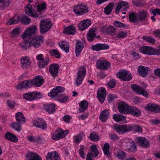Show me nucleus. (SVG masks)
Here are the masks:
<instances>
[{
  "mask_svg": "<svg viewBox=\"0 0 160 160\" xmlns=\"http://www.w3.org/2000/svg\"><path fill=\"white\" fill-rule=\"evenodd\" d=\"M97 67L102 70H106L110 66V63L105 60H98L96 62Z\"/></svg>",
  "mask_w": 160,
  "mask_h": 160,
  "instance_id": "9",
  "label": "nucleus"
},
{
  "mask_svg": "<svg viewBox=\"0 0 160 160\" xmlns=\"http://www.w3.org/2000/svg\"><path fill=\"white\" fill-rule=\"evenodd\" d=\"M22 23L24 24H28L31 22L30 18L27 16H22L21 18Z\"/></svg>",
  "mask_w": 160,
  "mask_h": 160,
  "instance_id": "55",
  "label": "nucleus"
},
{
  "mask_svg": "<svg viewBox=\"0 0 160 160\" xmlns=\"http://www.w3.org/2000/svg\"><path fill=\"white\" fill-rule=\"evenodd\" d=\"M47 7L46 3L44 2L38 4L37 6V11H36V13L38 14V16L37 17H42V14L44 13Z\"/></svg>",
  "mask_w": 160,
  "mask_h": 160,
  "instance_id": "15",
  "label": "nucleus"
},
{
  "mask_svg": "<svg viewBox=\"0 0 160 160\" xmlns=\"http://www.w3.org/2000/svg\"><path fill=\"white\" fill-rule=\"evenodd\" d=\"M56 105L53 103H46L44 105V109L48 113L53 114L56 111Z\"/></svg>",
  "mask_w": 160,
  "mask_h": 160,
  "instance_id": "22",
  "label": "nucleus"
},
{
  "mask_svg": "<svg viewBox=\"0 0 160 160\" xmlns=\"http://www.w3.org/2000/svg\"><path fill=\"white\" fill-rule=\"evenodd\" d=\"M59 45L61 49L66 53L69 51V45L68 42L66 41H62L59 43Z\"/></svg>",
  "mask_w": 160,
  "mask_h": 160,
  "instance_id": "44",
  "label": "nucleus"
},
{
  "mask_svg": "<svg viewBox=\"0 0 160 160\" xmlns=\"http://www.w3.org/2000/svg\"><path fill=\"white\" fill-rule=\"evenodd\" d=\"M113 7V5L111 3L108 4L105 8H104V13L107 15H109L111 12L112 8Z\"/></svg>",
  "mask_w": 160,
  "mask_h": 160,
  "instance_id": "53",
  "label": "nucleus"
},
{
  "mask_svg": "<svg viewBox=\"0 0 160 160\" xmlns=\"http://www.w3.org/2000/svg\"><path fill=\"white\" fill-rule=\"evenodd\" d=\"M129 20L132 22L137 23L139 22L137 13L134 12L131 13L129 14Z\"/></svg>",
  "mask_w": 160,
  "mask_h": 160,
  "instance_id": "46",
  "label": "nucleus"
},
{
  "mask_svg": "<svg viewBox=\"0 0 160 160\" xmlns=\"http://www.w3.org/2000/svg\"><path fill=\"white\" fill-rule=\"evenodd\" d=\"M113 119L117 122H121L122 123L126 122V118L123 115L114 114L113 116Z\"/></svg>",
  "mask_w": 160,
  "mask_h": 160,
  "instance_id": "40",
  "label": "nucleus"
},
{
  "mask_svg": "<svg viewBox=\"0 0 160 160\" xmlns=\"http://www.w3.org/2000/svg\"><path fill=\"white\" fill-rule=\"evenodd\" d=\"M128 35L127 32L120 31L117 35V37L119 38H126Z\"/></svg>",
  "mask_w": 160,
  "mask_h": 160,
  "instance_id": "62",
  "label": "nucleus"
},
{
  "mask_svg": "<svg viewBox=\"0 0 160 160\" xmlns=\"http://www.w3.org/2000/svg\"><path fill=\"white\" fill-rule=\"evenodd\" d=\"M31 81L32 86L34 85L36 87H39L43 83L44 80L42 76L38 75L31 80Z\"/></svg>",
  "mask_w": 160,
  "mask_h": 160,
  "instance_id": "16",
  "label": "nucleus"
},
{
  "mask_svg": "<svg viewBox=\"0 0 160 160\" xmlns=\"http://www.w3.org/2000/svg\"><path fill=\"white\" fill-rule=\"evenodd\" d=\"M80 147L79 149V153L80 156L82 159L85 158L84 151L86 150V148L83 145H80Z\"/></svg>",
  "mask_w": 160,
  "mask_h": 160,
  "instance_id": "58",
  "label": "nucleus"
},
{
  "mask_svg": "<svg viewBox=\"0 0 160 160\" xmlns=\"http://www.w3.org/2000/svg\"><path fill=\"white\" fill-rule=\"evenodd\" d=\"M113 24L115 26L120 28L127 29L128 27V26L126 24L118 21H115Z\"/></svg>",
  "mask_w": 160,
  "mask_h": 160,
  "instance_id": "50",
  "label": "nucleus"
},
{
  "mask_svg": "<svg viewBox=\"0 0 160 160\" xmlns=\"http://www.w3.org/2000/svg\"><path fill=\"white\" fill-rule=\"evenodd\" d=\"M33 124L36 127L43 130H45L47 128V124L45 121L41 118H38L34 120L33 121Z\"/></svg>",
  "mask_w": 160,
  "mask_h": 160,
  "instance_id": "12",
  "label": "nucleus"
},
{
  "mask_svg": "<svg viewBox=\"0 0 160 160\" xmlns=\"http://www.w3.org/2000/svg\"><path fill=\"white\" fill-rule=\"evenodd\" d=\"M51 54L57 58H60L61 56L60 54L58 51L55 49L51 51Z\"/></svg>",
  "mask_w": 160,
  "mask_h": 160,
  "instance_id": "64",
  "label": "nucleus"
},
{
  "mask_svg": "<svg viewBox=\"0 0 160 160\" xmlns=\"http://www.w3.org/2000/svg\"><path fill=\"white\" fill-rule=\"evenodd\" d=\"M27 160H42L41 158L35 153L29 152L26 155Z\"/></svg>",
  "mask_w": 160,
  "mask_h": 160,
  "instance_id": "32",
  "label": "nucleus"
},
{
  "mask_svg": "<svg viewBox=\"0 0 160 160\" xmlns=\"http://www.w3.org/2000/svg\"><path fill=\"white\" fill-rule=\"evenodd\" d=\"M91 24L90 21L88 19L84 20L79 23L78 27L81 31H83L88 27Z\"/></svg>",
  "mask_w": 160,
  "mask_h": 160,
  "instance_id": "27",
  "label": "nucleus"
},
{
  "mask_svg": "<svg viewBox=\"0 0 160 160\" xmlns=\"http://www.w3.org/2000/svg\"><path fill=\"white\" fill-rule=\"evenodd\" d=\"M84 134L83 132H81L74 135L73 139L74 142L76 144H78L82 140Z\"/></svg>",
  "mask_w": 160,
  "mask_h": 160,
  "instance_id": "37",
  "label": "nucleus"
},
{
  "mask_svg": "<svg viewBox=\"0 0 160 160\" xmlns=\"http://www.w3.org/2000/svg\"><path fill=\"white\" fill-rule=\"evenodd\" d=\"M137 149V146L135 142L132 141L123 149L129 152H134L136 151Z\"/></svg>",
  "mask_w": 160,
  "mask_h": 160,
  "instance_id": "38",
  "label": "nucleus"
},
{
  "mask_svg": "<svg viewBox=\"0 0 160 160\" xmlns=\"http://www.w3.org/2000/svg\"><path fill=\"white\" fill-rule=\"evenodd\" d=\"M141 53L149 55H153V48L150 46H143L139 49Z\"/></svg>",
  "mask_w": 160,
  "mask_h": 160,
  "instance_id": "23",
  "label": "nucleus"
},
{
  "mask_svg": "<svg viewBox=\"0 0 160 160\" xmlns=\"http://www.w3.org/2000/svg\"><path fill=\"white\" fill-rule=\"evenodd\" d=\"M86 74V68L82 66L80 67L77 75L85 78Z\"/></svg>",
  "mask_w": 160,
  "mask_h": 160,
  "instance_id": "49",
  "label": "nucleus"
},
{
  "mask_svg": "<svg viewBox=\"0 0 160 160\" xmlns=\"http://www.w3.org/2000/svg\"><path fill=\"white\" fill-rule=\"evenodd\" d=\"M132 141L128 138H125L121 140L120 143L123 149L127 147L130 143Z\"/></svg>",
  "mask_w": 160,
  "mask_h": 160,
  "instance_id": "45",
  "label": "nucleus"
},
{
  "mask_svg": "<svg viewBox=\"0 0 160 160\" xmlns=\"http://www.w3.org/2000/svg\"><path fill=\"white\" fill-rule=\"evenodd\" d=\"M42 96V95L41 92L37 91L26 93L22 95L24 99L30 101L41 98Z\"/></svg>",
  "mask_w": 160,
  "mask_h": 160,
  "instance_id": "2",
  "label": "nucleus"
},
{
  "mask_svg": "<svg viewBox=\"0 0 160 160\" xmlns=\"http://www.w3.org/2000/svg\"><path fill=\"white\" fill-rule=\"evenodd\" d=\"M129 9L128 3L125 1H121L118 3L115 9V12L117 13L122 11L125 12L128 11Z\"/></svg>",
  "mask_w": 160,
  "mask_h": 160,
  "instance_id": "10",
  "label": "nucleus"
},
{
  "mask_svg": "<svg viewBox=\"0 0 160 160\" xmlns=\"http://www.w3.org/2000/svg\"><path fill=\"white\" fill-rule=\"evenodd\" d=\"M59 66L58 64H52L50 65L49 72L52 76L56 77L58 76Z\"/></svg>",
  "mask_w": 160,
  "mask_h": 160,
  "instance_id": "20",
  "label": "nucleus"
},
{
  "mask_svg": "<svg viewBox=\"0 0 160 160\" xmlns=\"http://www.w3.org/2000/svg\"><path fill=\"white\" fill-rule=\"evenodd\" d=\"M106 94V91L105 88L102 87L98 89L97 97L101 103H103L104 102Z\"/></svg>",
  "mask_w": 160,
  "mask_h": 160,
  "instance_id": "14",
  "label": "nucleus"
},
{
  "mask_svg": "<svg viewBox=\"0 0 160 160\" xmlns=\"http://www.w3.org/2000/svg\"><path fill=\"white\" fill-rule=\"evenodd\" d=\"M51 62V61L48 57V56L41 61L39 62L38 63V65L39 68H44Z\"/></svg>",
  "mask_w": 160,
  "mask_h": 160,
  "instance_id": "41",
  "label": "nucleus"
},
{
  "mask_svg": "<svg viewBox=\"0 0 160 160\" xmlns=\"http://www.w3.org/2000/svg\"><path fill=\"white\" fill-rule=\"evenodd\" d=\"M44 40V38L42 36L35 37L30 41L29 46L38 48L42 44Z\"/></svg>",
  "mask_w": 160,
  "mask_h": 160,
  "instance_id": "4",
  "label": "nucleus"
},
{
  "mask_svg": "<svg viewBox=\"0 0 160 160\" xmlns=\"http://www.w3.org/2000/svg\"><path fill=\"white\" fill-rule=\"evenodd\" d=\"M20 33V28H14L11 33V36L15 37L18 36Z\"/></svg>",
  "mask_w": 160,
  "mask_h": 160,
  "instance_id": "56",
  "label": "nucleus"
},
{
  "mask_svg": "<svg viewBox=\"0 0 160 160\" xmlns=\"http://www.w3.org/2000/svg\"><path fill=\"white\" fill-rule=\"evenodd\" d=\"M83 44L81 41H78L77 42L75 52L77 57H78L81 53L83 48Z\"/></svg>",
  "mask_w": 160,
  "mask_h": 160,
  "instance_id": "42",
  "label": "nucleus"
},
{
  "mask_svg": "<svg viewBox=\"0 0 160 160\" xmlns=\"http://www.w3.org/2000/svg\"><path fill=\"white\" fill-rule=\"evenodd\" d=\"M110 115L109 112L106 109H104L100 113L99 118L103 122H105Z\"/></svg>",
  "mask_w": 160,
  "mask_h": 160,
  "instance_id": "34",
  "label": "nucleus"
},
{
  "mask_svg": "<svg viewBox=\"0 0 160 160\" xmlns=\"http://www.w3.org/2000/svg\"><path fill=\"white\" fill-rule=\"evenodd\" d=\"M118 110L120 113L125 114L128 113L129 106L124 102L121 101L118 104Z\"/></svg>",
  "mask_w": 160,
  "mask_h": 160,
  "instance_id": "13",
  "label": "nucleus"
},
{
  "mask_svg": "<svg viewBox=\"0 0 160 160\" xmlns=\"http://www.w3.org/2000/svg\"><path fill=\"white\" fill-rule=\"evenodd\" d=\"M15 118L18 122L20 123H23L25 121V117L23 114L20 112L16 113Z\"/></svg>",
  "mask_w": 160,
  "mask_h": 160,
  "instance_id": "43",
  "label": "nucleus"
},
{
  "mask_svg": "<svg viewBox=\"0 0 160 160\" xmlns=\"http://www.w3.org/2000/svg\"><path fill=\"white\" fill-rule=\"evenodd\" d=\"M5 138L9 141L14 142L18 141L17 137L15 135L9 132H6Z\"/></svg>",
  "mask_w": 160,
  "mask_h": 160,
  "instance_id": "33",
  "label": "nucleus"
},
{
  "mask_svg": "<svg viewBox=\"0 0 160 160\" xmlns=\"http://www.w3.org/2000/svg\"><path fill=\"white\" fill-rule=\"evenodd\" d=\"M45 135H41L36 137V142H38L40 144H42L46 142V140Z\"/></svg>",
  "mask_w": 160,
  "mask_h": 160,
  "instance_id": "54",
  "label": "nucleus"
},
{
  "mask_svg": "<svg viewBox=\"0 0 160 160\" xmlns=\"http://www.w3.org/2000/svg\"><path fill=\"white\" fill-rule=\"evenodd\" d=\"M131 88L136 93L140 94L143 95L144 97H147V92L142 88L141 87L138 85L135 84H132L131 85Z\"/></svg>",
  "mask_w": 160,
  "mask_h": 160,
  "instance_id": "17",
  "label": "nucleus"
},
{
  "mask_svg": "<svg viewBox=\"0 0 160 160\" xmlns=\"http://www.w3.org/2000/svg\"><path fill=\"white\" fill-rule=\"evenodd\" d=\"M126 153L122 150H119L117 152L116 156L119 159H122L126 156Z\"/></svg>",
  "mask_w": 160,
  "mask_h": 160,
  "instance_id": "59",
  "label": "nucleus"
},
{
  "mask_svg": "<svg viewBox=\"0 0 160 160\" xmlns=\"http://www.w3.org/2000/svg\"><path fill=\"white\" fill-rule=\"evenodd\" d=\"M19 19V18L18 16L12 18L9 20L7 22V24L8 25H10L17 23L18 22Z\"/></svg>",
  "mask_w": 160,
  "mask_h": 160,
  "instance_id": "57",
  "label": "nucleus"
},
{
  "mask_svg": "<svg viewBox=\"0 0 160 160\" xmlns=\"http://www.w3.org/2000/svg\"><path fill=\"white\" fill-rule=\"evenodd\" d=\"M88 105V103L87 101L84 100L80 102L79 111L80 112H84L87 110Z\"/></svg>",
  "mask_w": 160,
  "mask_h": 160,
  "instance_id": "39",
  "label": "nucleus"
},
{
  "mask_svg": "<svg viewBox=\"0 0 160 160\" xmlns=\"http://www.w3.org/2000/svg\"><path fill=\"white\" fill-rule=\"evenodd\" d=\"M113 129L119 134H122L131 131L132 128L131 125L116 124L114 125Z\"/></svg>",
  "mask_w": 160,
  "mask_h": 160,
  "instance_id": "1",
  "label": "nucleus"
},
{
  "mask_svg": "<svg viewBox=\"0 0 160 160\" xmlns=\"http://www.w3.org/2000/svg\"><path fill=\"white\" fill-rule=\"evenodd\" d=\"M139 144L143 147L148 148L150 144L148 140L144 137H139L138 138Z\"/></svg>",
  "mask_w": 160,
  "mask_h": 160,
  "instance_id": "30",
  "label": "nucleus"
},
{
  "mask_svg": "<svg viewBox=\"0 0 160 160\" xmlns=\"http://www.w3.org/2000/svg\"><path fill=\"white\" fill-rule=\"evenodd\" d=\"M139 21H145L147 17H149V14L145 10L140 11L137 13Z\"/></svg>",
  "mask_w": 160,
  "mask_h": 160,
  "instance_id": "26",
  "label": "nucleus"
},
{
  "mask_svg": "<svg viewBox=\"0 0 160 160\" xmlns=\"http://www.w3.org/2000/svg\"><path fill=\"white\" fill-rule=\"evenodd\" d=\"M76 32V28L73 25H70L68 27L65 28L63 31L64 34L67 35H74Z\"/></svg>",
  "mask_w": 160,
  "mask_h": 160,
  "instance_id": "29",
  "label": "nucleus"
},
{
  "mask_svg": "<svg viewBox=\"0 0 160 160\" xmlns=\"http://www.w3.org/2000/svg\"><path fill=\"white\" fill-rule=\"evenodd\" d=\"M73 11L78 16L85 14L88 12L87 7L82 3H80L74 6Z\"/></svg>",
  "mask_w": 160,
  "mask_h": 160,
  "instance_id": "3",
  "label": "nucleus"
},
{
  "mask_svg": "<svg viewBox=\"0 0 160 160\" xmlns=\"http://www.w3.org/2000/svg\"><path fill=\"white\" fill-rule=\"evenodd\" d=\"M25 11L26 13L28 16L35 18L38 16V14L36 13V11L33 9L31 4H28L25 7Z\"/></svg>",
  "mask_w": 160,
  "mask_h": 160,
  "instance_id": "18",
  "label": "nucleus"
},
{
  "mask_svg": "<svg viewBox=\"0 0 160 160\" xmlns=\"http://www.w3.org/2000/svg\"><path fill=\"white\" fill-rule=\"evenodd\" d=\"M128 113L137 117H139L141 114L140 110L135 107H129Z\"/></svg>",
  "mask_w": 160,
  "mask_h": 160,
  "instance_id": "31",
  "label": "nucleus"
},
{
  "mask_svg": "<svg viewBox=\"0 0 160 160\" xmlns=\"http://www.w3.org/2000/svg\"><path fill=\"white\" fill-rule=\"evenodd\" d=\"M89 138L93 141L97 142L100 140L99 135L94 132L90 134Z\"/></svg>",
  "mask_w": 160,
  "mask_h": 160,
  "instance_id": "52",
  "label": "nucleus"
},
{
  "mask_svg": "<svg viewBox=\"0 0 160 160\" xmlns=\"http://www.w3.org/2000/svg\"><path fill=\"white\" fill-rule=\"evenodd\" d=\"M150 11L151 12V13L153 15V16L151 17V18L153 22H155L156 20L154 17L156 16L157 14L160 15V9L158 8L154 9L152 11L150 10Z\"/></svg>",
  "mask_w": 160,
  "mask_h": 160,
  "instance_id": "51",
  "label": "nucleus"
},
{
  "mask_svg": "<svg viewBox=\"0 0 160 160\" xmlns=\"http://www.w3.org/2000/svg\"><path fill=\"white\" fill-rule=\"evenodd\" d=\"M38 31V28L35 26L29 27L24 31L21 37L24 40L26 38H30L31 37Z\"/></svg>",
  "mask_w": 160,
  "mask_h": 160,
  "instance_id": "7",
  "label": "nucleus"
},
{
  "mask_svg": "<svg viewBox=\"0 0 160 160\" xmlns=\"http://www.w3.org/2000/svg\"><path fill=\"white\" fill-rule=\"evenodd\" d=\"M40 25V32L41 34H43L47 32L50 29L52 23L49 19H45L41 22Z\"/></svg>",
  "mask_w": 160,
  "mask_h": 160,
  "instance_id": "6",
  "label": "nucleus"
},
{
  "mask_svg": "<svg viewBox=\"0 0 160 160\" xmlns=\"http://www.w3.org/2000/svg\"><path fill=\"white\" fill-rule=\"evenodd\" d=\"M106 32L110 34H114L115 33V29L112 26H110L106 28Z\"/></svg>",
  "mask_w": 160,
  "mask_h": 160,
  "instance_id": "61",
  "label": "nucleus"
},
{
  "mask_svg": "<svg viewBox=\"0 0 160 160\" xmlns=\"http://www.w3.org/2000/svg\"><path fill=\"white\" fill-rule=\"evenodd\" d=\"M109 144L108 143H105L103 148V150L104 153L106 155H108L110 154L109 150Z\"/></svg>",
  "mask_w": 160,
  "mask_h": 160,
  "instance_id": "63",
  "label": "nucleus"
},
{
  "mask_svg": "<svg viewBox=\"0 0 160 160\" xmlns=\"http://www.w3.org/2000/svg\"><path fill=\"white\" fill-rule=\"evenodd\" d=\"M67 131H63L61 129H60L58 131H56L53 135L52 136V138L53 140H58L60 139L64 138L66 135L65 132Z\"/></svg>",
  "mask_w": 160,
  "mask_h": 160,
  "instance_id": "24",
  "label": "nucleus"
},
{
  "mask_svg": "<svg viewBox=\"0 0 160 160\" xmlns=\"http://www.w3.org/2000/svg\"><path fill=\"white\" fill-rule=\"evenodd\" d=\"M109 47L106 44L98 43L91 46V49L93 51H99L102 50L108 49Z\"/></svg>",
  "mask_w": 160,
  "mask_h": 160,
  "instance_id": "21",
  "label": "nucleus"
},
{
  "mask_svg": "<svg viewBox=\"0 0 160 160\" xmlns=\"http://www.w3.org/2000/svg\"><path fill=\"white\" fill-rule=\"evenodd\" d=\"M20 62L21 68L24 70L28 68L32 63V62L29 58L27 56L21 58Z\"/></svg>",
  "mask_w": 160,
  "mask_h": 160,
  "instance_id": "11",
  "label": "nucleus"
},
{
  "mask_svg": "<svg viewBox=\"0 0 160 160\" xmlns=\"http://www.w3.org/2000/svg\"><path fill=\"white\" fill-rule=\"evenodd\" d=\"M91 154L92 155L94 158L97 157L99 153V152L97 148V146L93 145L91 146Z\"/></svg>",
  "mask_w": 160,
  "mask_h": 160,
  "instance_id": "47",
  "label": "nucleus"
},
{
  "mask_svg": "<svg viewBox=\"0 0 160 160\" xmlns=\"http://www.w3.org/2000/svg\"><path fill=\"white\" fill-rule=\"evenodd\" d=\"M65 91V88L61 86H58L52 89L51 92L48 93V95L52 98L58 97L60 93Z\"/></svg>",
  "mask_w": 160,
  "mask_h": 160,
  "instance_id": "8",
  "label": "nucleus"
},
{
  "mask_svg": "<svg viewBox=\"0 0 160 160\" xmlns=\"http://www.w3.org/2000/svg\"><path fill=\"white\" fill-rule=\"evenodd\" d=\"M146 110L155 112H160V105L154 103H151L148 106L145 107Z\"/></svg>",
  "mask_w": 160,
  "mask_h": 160,
  "instance_id": "19",
  "label": "nucleus"
},
{
  "mask_svg": "<svg viewBox=\"0 0 160 160\" xmlns=\"http://www.w3.org/2000/svg\"><path fill=\"white\" fill-rule=\"evenodd\" d=\"M47 160H60L58 152L52 151L48 152L46 156Z\"/></svg>",
  "mask_w": 160,
  "mask_h": 160,
  "instance_id": "25",
  "label": "nucleus"
},
{
  "mask_svg": "<svg viewBox=\"0 0 160 160\" xmlns=\"http://www.w3.org/2000/svg\"><path fill=\"white\" fill-rule=\"evenodd\" d=\"M148 68L143 66H140L138 68L139 74L143 77H145L148 74Z\"/></svg>",
  "mask_w": 160,
  "mask_h": 160,
  "instance_id": "35",
  "label": "nucleus"
},
{
  "mask_svg": "<svg viewBox=\"0 0 160 160\" xmlns=\"http://www.w3.org/2000/svg\"><path fill=\"white\" fill-rule=\"evenodd\" d=\"M58 100L61 102L65 103L66 102L68 101L69 98L67 96L63 94L59 97Z\"/></svg>",
  "mask_w": 160,
  "mask_h": 160,
  "instance_id": "60",
  "label": "nucleus"
},
{
  "mask_svg": "<svg viewBox=\"0 0 160 160\" xmlns=\"http://www.w3.org/2000/svg\"><path fill=\"white\" fill-rule=\"evenodd\" d=\"M117 77L122 80L128 81L132 78V76L129 71L125 70H121L117 73Z\"/></svg>",
  "mask_w": 160,
  "mask_h": 160,
  "instance_id": "5",
  "label": "nucleus"
},
{
  "mask_svg": "<svg viewBox=\"0 0 160 160\" xmlns=\"http://www.w3.org/2000/svg\"><path fill=\"white\" fill-rule=\"evenodd\" d=\"M98 37L97 36L96 30L93 28L89 30L87 34V39L89 42H92L95 38H98Z\"/></svg>",
  "mask_w": 160,
  "mask_h": 160,
  "instance_id": "28",
  "label": "nucleus"
},
{
  "mask_svg": "<svg viewBox=\"0 0 160 160\" xmlns=\"http://www.w3.org/2000/svg\"><path fill=\"white\" fill-rule=\"evenodd\" d=\"M12 0H0V9H3L10 4Z\"/></svg>",
  "mask_w": 160,
  "mask_h": 160,
  "instance_id": "48",
  "label": "nucleus"
},
{
  "mask_svg": "<svg viewBox=\"0 0 160 160\" xmlns=\"http://www.w3.org/2000/svg\"><path fill=\"white\" fill-rule=\"evenodd\" d=\"M32 86L31 80H24L18 84V88H30Z\"/></svg>",
  "mask_w": 160,
  "mask_h": 160,
  "instance_id": "36",
  "label": "nucleus"
}]
</instances>
